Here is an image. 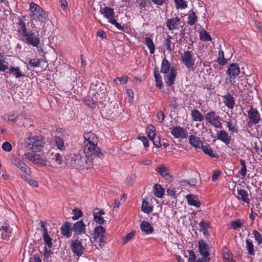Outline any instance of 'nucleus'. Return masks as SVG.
<instances>
[{"mask_svg": "<svg viewBox=\"0 0 262 262\" xmlns=\"http://www.w3.org/2000/svg\"><path fill=\"white\" fill-rule=\"evenodd\" d=\"M83 152L88 156H94L102 159L104 155L100 147L98 146V138L92 132H87L83 134Z\"/></svg>", "mask_w": 262, "mask_h": 262, "instance_id": "f257e3e1", "label": "nucleus"}, {"mask_svg": "<svg viewBox=\"0 0 262 262\" xmlns=\"http://www.w3.org/2000/svg\"><path fill=\"white\" fill-rule=\"evenodd\" d=\"M96 157L94 156H88L84 154L82 156L80 154L76 155L72 161V167L76 169H88L93 165V161Z\"/></svg>", "mask_w": 262, "mask_h": 262, "instance_id": "f03ea898", "label": "nucleus"}, {"mask_svg": "<svg viewBox=\"0 0 262 262\" xmlns=\"http://www.w3.org/2000/svg\"><path fill=\"white\" fill-rule=\"evenodd\" d=\"M45 145L43 138L41 136H34L25 139L24 145L33 152H40L43 150Z\"/></svg>", "mask_w": 262, "mask_h": 262, "instance_id": "7ed1b4c3", "label": "nucleus"}, {"mask_svg": "<svg viewBox=\"0 0 262 262\" xmlns=\"http://www.w3.org/2000/svg\"><path fill=\"white\" fill-rule=\"evenodd\" d=\"M29 11L31 20H35L42 23L48 17L46 11L33 2L30 4Z\"/></svg>", "mask_w": 262, "mask_h": 262, "instance_id": "20e7f679", "label": "nucleus"}, {"mask_svg": "<svg viewBox=\"0 0 262 262\" xmlns=\"http://www.w3.org/2000/svg\"><path fill=\"white\" fill-rule=\"evenodd\" d=\"M106 92L105 89L101 90L94 94V98L86 99L85 104L92 108H95L99 104H102L103 100L106 99Z\"/></svg>", "mask_w": 262, "mask_h": 262, "instance_id": "39448f33", "label": "nucleus"}, {"mask_svg": "<svg viewBox=\"0 0 262 262\" xmlns=\"http://www.w3.org/2000/svg\"><path fill=\"white\" fill-rule=\"evenodd\" d=\"M23 159L31 162L32 164L42 166L47 165V160L43 156L39 154L28 152L23 156Z\"/></svg>", "mask_w": 262, "mask_h": 262, "instance_id": "423d86ee", "label": "nucleus"}, {"mask_svg": "<svg viewBox=\"0 0 262 262\" xmlns=\"http://www.w3.org/2000/svg\"><path fill=\"white\" fill-rule=\"evenodd\" d=\"M12 163L22 172L21 177L22 179H26L31 174V169L19 157L13 156L11 158Z\"/></svg>", "mask_w": 262, "mask_h": 262, "instance_id": "0eeeda50", "label": "nucleus"}, {"mask_svg": "<svg viewBox=\"0 0 262 262\" xmlns=\"http://www.w3.org/2000/svg\"><path fill=\"white\" fill-rule=\"evenodd\" d=\"M205 120L209 124L216 128H222V118L214 111H210L205 114Z\"/></svg>", "mask_w": 262, "mask_h": 262, "instance_id": "6e6552de", "label": "nucleus"}, {"mask_svg": "<svg viewBox=\"0 0 262 262\" xmlns=\"http://www.w3.org/2000/svg\"><path fill=\"white\" fill-rule=\"evenodd\" d=\"M227 74L229 77V81L232 84H234L235 79L240 73V68L236 63H230L227 70Z\"/></svg>", "mask_w": 262, "mask_h": 262, "instance_id": "1a4fd4ad", "label": "nucleus"}, {"mask_svg": "<svg viewBox=\"0 0 262 262\" xmlns=\"http://www.w3.org/2000/svg\"><path fill=\"white\" fill-rule=\"evenodd\" d=\"M181 60L184 65L188 69L192 68L195 61L194 54L189 51H184L181 56Z\"/></svg>", "mask_w": 262, "mask_h": 262, "instance_id": "9d476101", "label": "nucleus"}, {"mask_svg": "<svg viewBox=\"0 0 262 262\" xmlns=\"http://www.w3.org/2000/svg\"><path fill=\"white\" fill-rule=\"evenodd\" d=\"M198 249L200 255L205 258V260L209 261V245L204 240L200 239L198 242Z\"/></svg>", "mask_w": 262, "mask_h": 262, "instance_id": "9b49d317", "label": "nucleus"}, {"mask_svg": "<svg viewBox=\"0 0 262 262\" xmlns=\"http://www.w3.org/2000/svg\"><path fill=\"white\" fill-rule=\"evenodd\" d=\"M71 249L73 253L79 257L83 254L85 250L84 246L78 238L71 241Z\"/></svg>", "mask_w": 262, "mask_h": 262, "instance_id": "f8f14e48", "label": "nucleus"}, {"mask_svg": "<svg viewBox=\"0 0 262 262\" xmlns=\"http://www.w3.org/2000/svg\"><path fill=\"white\" fill-rule=\"evenodd\" d=\"M23 36L25 37L27 44L34 47H38L40 43L39 38L34 32H27Z\"/></svg>", "mask_w": 262, "mask_h": 262, "instance_id": "ddd939ff", "label": "nucleus"}, {"mask_svg": "<svg viewBox=\"0 0 262 262\" xmlns=\"http://www.w3.org/2000/svg\"><path fill=\"white\" fill-rule=\"evenodd\" d=\"M177 74V70L173 67H171L170 73L164 74V79L168 86L172 85Z\"/></svg>", "mask_w": 262, "mask_h": 262, "instance_id": "4468645a", "label": "nucleus"}, {"mask_svg": "<svg viewBox=\"0 0 262 262\" xmlns=\"http://www.w3.org/2000/svg\"><path fill=\"white\" fill-rule=\"evenodd\" d=\"M99 12L102 14L105 18L107 19L108 22L115 18V12L113 8L108 6L104 7H100Z\"/></svg>", "mask_w": 262, "mask_h": 262, "instance_id": "2eb2a0df", "label": "nucleus"}, {"mask_svg": "<svg viewBox=\"0 0 262 262\" xmlns=\"http://www.w3.org/2000/svg\"><path fill=\"white\" fill-rule=\"evenodd\" d=\"M73 231L77 235H81L86 232V226L83 220H80L75 222L72 226Z\"/></svg>", "mask_w": 262, "mask_h": 262, "instance_id": "dca6fc26", "label": "nucleus"}, {"mask_svg": "<svg viewBox=\"0 0 262 262\" xmlns=\"http://www.w3.org/2000/svg\"><path fill=\"white\" fill-rule=\"evenodd\" d=\"M248 116L249 119L251 120L255 124L258 123L261 120L260 114L253 106H251L248 111Z\"/></svg>", "mask_w": 262, "mask_h": 262, "instance_id": "f3484780", "label": "nucleus"}, {"mask_svg": "<svg viewBox=\"0 0 262 262\" xmlns=\"http://www.w3.org/2000/svg\"><path fill=\"white\" fill-rule=\"evenodd\" d=\"M236 198L239 201L249 205L250 204V199L247 191L242 188H237V194L235 195Z\"/></svg>", "mask_w": 262, "mask_h": 262, "instance_id": "a211bd4d", "label": "nucleus"}, {"mask_svg": "<svg viewBox=\"0 0 262 262\" xmlns=\"http://www.w3.org/2000/svg\"><path fill=\"white\" fill-rule=\"evenodd\" d=\"M72 231V227H71V223L69 222H66L60 228L61 234L68 238L71 237Z\"/></svg>", "mask_w": 262, "mask_h": 262, "instance_id": "6ab92c4d", "label": "nucleus"}, {"mask_svg": "<svg viewBox=\"0 0 262 262\" xmlns=\"http://www.w3.org/2000/svg\"><path fill=\"white\" fill-rule=\"evenodd\" d=\"M181 18L178 17H175L171 18H168L166 20V26L169 31H172L175 29H178L179 26L180 24Z\"/></svg>", "mask_w": 262, "mask_h": 262, "instance_id": "aec40b11", "label": "nucleus"}, {"mask_svg": "<svg viewBox=\"0 0 262 262\" xmlns=\"http://www.w3.org/2000/svg\"><path fill=\"white\" fill-rule=\"evenodd\" d=\"M216 136L217 139L222 141L227 145L231 142V137L224 130L217 131Z\"/></svg>", "mask_w": 262, "mask_h": 262, "instance_id": "412c9836", "label": "nucleus"}, {"mask_svg": "<svg viewBox=\"0 0 262 262\" xmlns=\"http://www.w3.org/2000/svg\"><path fill=\"white\" fill-rule=\"evenodd\" d=\"M171 134L175 138H185L187 135L186 131L181 126L173 127Z\"/></svg>", "mask_w": 262, "mask_h": 262, "instance_id": "4be33fe9", "label": "nucleus"}, {"mask_svg": "<svg viewBox=\"0 0 262 262\" xmlns=\"http://www.w3.org/2000/svg\"><path fill=\"white\" fill-rule=\"evenodd\" d=\"M104 214L105 212L102 209H99V208L94 209L93 210V215L95 221L99 224H102L104 220L102 215Z\"/></svg>", "mask_w": 262, "mask_h": 262, "instance_id": "5701e85b", "label": "nucleus"}, {"mask_svg": "<svg viewBox=\"0 0 262 262\" xmlns=\"http://www.w3.org/2000/svg\"><path fill=\"white\" fill-rule=\"evenodd\" d=\"M224 103L229 109H233L235 105L234 98L230 94L223 96Z\"/></svg>", "mask_w": 262, "mask_h": 262, "instance_id": "b1692460", "label": "nucleus"}, {"mask_svg": "<svg viewBox=\"0 0 262 262\" xmlns=\"http://www.w3.org/2000/svg\"><path fill=\"white\" fill-rule=\"evenodd\" d=\"M189 143L196 149H200L202 147V142L201 138L194 135H190L188 137Z\"/></svg>", "mask_w": 262, "mask_h": 262, "instance_id": "393cba45", "label": "nucleus"}, {"mask_svg": "<svg viewBox=\"0 0 262 262\" xmlns=\"http://www.w3.org/2000/svg\"><path fill=\"white\" fill-rule=\"evenodd\" d=\"M190 115L193 121L201 122L205 119V115H203L199 110L193 109L191 111Z\"/></svg>", "mask_w": 262, "mask_h": 262, "instance_id": "a878e982", "label": "nucleus"}, {"mask_svg": "<svg viewBox=\"0 0 262 262\" xmlns=\"http://www.w3.org/2000/svg\"><path fill=\"white\" fill-rule=\"evenodd\" d=\"M188 204L189 205L199 208L201 206V203L197 197L191 194H188L186 196Z\"/></svg>", "mask_w": 262, "mask_h": 262, "instance_id": "bb28decb", "label": "nucleus"}, {"mask_svg": "<svg viewBox=\"0 0 262 262\" xmlns=\"http://www.w3.org/2000/svg\"><path fill=\"white\" fill-rule=\"evenodd\" d=\"M49 159L53 162L55 166L60 165L62 161V156L58 152H52L49 157Z\"/></svg>", "mask_w": 262, "mask_h": 262, "instance_id": "cd10ccee", "label": "nucleus"}, {"mask_svg": "<svg viewBox=\"0 0 262 262\" xmlns=\"http://www.w3.org/2000/svg\"><path fill=\"white\" fill-rule=\"evenodd\" d=\"M16 25L18 32L22 36L28 32L26 23L22 18L19 17Z\"/></svg>", "mask_w": 262, "mask_h": 262, "instance_id": "c85d7f7f", "label": "nucleus"}, {"mask_svg": "<svg viewBox=\"0 0 262 262\" xmlns=\"http://www.w3.org/2000/svg\"><path fill=\"white\" fill-rule=\"evenodd\" d=\"M2 238L8 239L12 235V232L9 226H3L0 228Z\"/></svg>", "mask_w": 262, "mask_h": 262, "instance_id": "c756f323", "label": "nucleus"}, {"mask_svg": "<svg viewBox=\"0 0 262 262\" xmlns=\"http://www.w3.org/2000/svg\"><path fill=\"white\" fill-rule=\"evenodd\" d=\"M154 77L156 81V86L159 89H161L163 87V82L162 77L159 73V69L157 67H155L154 69Z\"/></svg>", "mask_w": 262, "mask_h": 262, "instance_id": "7c9ffc66", "label": "nucleus"}, {"mask_svg": "<svg viewBox=\"0 0 262 262\" xmlns=\"http://www.w3.org/2000/svg\"><path fill=\"white\" fill-rule=\"evenodd\" d=\"M140 229L142 232L147 234L151 233L154 231V229L150 224L145 221H143L141 223Z\"/></svg>", "mask_w": 262, "mask_h": 262, "instance_id": "2f4dec72", "label": "nucleus"}, {"mask_svg": "<svg viewBox=\"0 0 262 262\" xmlns=\"http://www.w3.org/2000/svg\"><path fill=\"white\" fill-rule=\"evenodd\" d=\"M105 230L102 226H99L94 229V240L95 242H97V239H99V238L101 236H104Z\"/></svg>", "mask_w": 262, "mask_h": 262, "instance_id": "473e14b6", "label": "nucleus"}, {"mask_svg": "<svg viewBox=\"0 0 262 262\" xmlns=\"http://www.w3.org/2000/svg\"><path fill=\"white\" fill-rule=\"evenodd\" d=\"M199 226L200 228V231L202 232L203 235L205 237L209 236L210 234L208 231V229L210 228V223L208 222H205L202 220L199 224Z\"/></svg>", "mask_w": 262, "mask_h": 262, "instance_id": "72a5a7b5", "label": "nucleus"}, {"mask_svg": "<svg viewBox=\"0 0 262 262\" xmlns=\"http://www.w3.org/2000/svg\"><path fill=\"white\" fill-rule=\"evenodd\" d=\"M236 124L235 120L230 119L227 122V127L231 133H238V128Z\"/></svg>", "mask_w": 262, "mask_h": 262, "instance_id": "f704fd0d", "label": "nucleus"}, {"mask_svg": "<svg viewBox=\"0 0 262 262\" xmlns=\"http://www.w3.org/2000/svg\"><path fill=\"white\" fill-rule=\"evenodd\" d=\"M54 140L57 148L60 151H63L65 149L64 141L63 139L59 137L55 136L54 137Z\"/></svg>", "mask_w": 262, "mask_h": 262, "instance_id": "c9c22d12", "label": "nucleus"}, {"mask_svg": "<svg viewBox=\"0 0 262 262\" xmlns=\"http://www.w3.org/2000/svg\"><path fill=\"white\" fill-rule=\"evenodd\" d=\"M170 64L168 60L165 57L162 60L160 72L164 74H166L170 71Z\"/></svg>", "mask_w": 262, "mask_h": 262, "instance_id": "e433bc0d", "label": "nucleus"}, {"mask_svg": "<svg viewBox=\"0 0 262 262\" xmlns=\"http://www.w3.org/2000/svg\"><path fill=\"white\" fill-rule=\"evenodd\" d=\"M216 61L222 66H225L228 63V59L225 58L224 52L222 49H220L219 51Z\"/></svg>", "mask_w": 262, "mask_h": 262, "instance_id": "4c0bfd02", "label": "nucleus"}, {"mask_svg": "<svg viewBox=\"0 0 262 262\" xmlns=\"http://www.w3.org/2000/svg\"><path fill=\"white\" fill-rule=\"evenodd\" d=\"M154 194L159 198H162L164 194V190L161 185L156 184L154 186Z\"/></svg>", "mask_w": 262, "mask_h": 262, "instance_id": "58836bf2", "label": "nucleus"}, {"mask_svg": "<svg viewBox=\"0 0 262 262\" xmlns=\"http://www.w3.org/2000/svg\"><path fill=\"white\" fill-rule=\"evenodd\" d=\"M201 148L202 151L206 155L211 158H217V155L210 148L209 145H202Z\"/></svg>", "mask_w": 262, "mask_h": 262, "instance_id": "ea45409f", "label": "nucleus"}, {"mask_svg": "<svg viewBox=\"0 0 262 262\" xmlns=\"http://www.w3.org/2000/svg\"><path fill=\"white\" fill-rule=\"evenodd\" d=\"M8 69H9V71L11 72L12 75L16 78H19L24 76L23 72L21 71L18 67H14L10 66Z\"/></svg>", "mask_w": 262, "mask_h": 262, "instance_id": "a19ab883", "label": "nucleus"}, {"mask_svg": "<svg viewBox=\"0 0 262 262\" xmlns=\"http://www.w3.org/2000/svg\"><path fill=\"white\" fill-rule=\"evenodd\" d=\"M145 43L148 47L150 53L151 54H154L155 50V45L152 40L150 37H146L145 38Z\"/></svg>", "mask_w": 262, "mask_h": 262, "instance_id": "79ce46f5", "label": "nucleus"}, {"mask_svg": "<svg viewBox=\"0 0 262 262\" xmlns=\"http://www.w3.org/2000/svg\"><path fill=\"white\" fill-rule=\"evenodd\" d=\"M141 210L145 213L149 214L153 210V207L149 204V203L144 200L142 202Z\"/></svg>", "mask_w": 262, "mask_h": 262, "instance_id": "37998d69", "label": "nucleus"}, {"mask_svg": "<svg viewBox=\"0 0 262 262\" xmlns=\"http://www.w3.org/2000/svg\"><path fill=\"white\" fill-rule=\"evenodd\" d=\"M246 247L250 255H254V245L253 242L250 239H247L246 240Z\"/></svg>", "mask_w": 262, "mask_h": 262, "instance_id": "c03bdc74", "label": "nucleus"}, {"mask_svg": "<svg viewBox=\"0 0 262 262\" xmlns=\"http://www.w3.org/2000/svg\"><path fill=\"white\" fill-rule=\"evenodd\" d=\"M171 38L172 37L169 35H168L166 38L165 39L164 42V45L166 47L167 50L169 52L173 51L174 48V45L171 46Z\"/></svg>", "mask_w": 262, "mask_h": 262, "instance_id": "a18cd8bd", "label": "nucleus"}, {"mask_svg": "<svg viewBox=\"0 0 262 262\" xmlns=\"http://www.w3.org/2000/svg\"><path fill=\"white\" fill-rule=\"evenodd\" d=\"M200 39L204 41H211L212 38L209 33L204 29L202 30L200 32Z\"/></svg>", "mask_w": 262, "mask_h": 262, "instance_id": "49530a36", "label": "nucleus"}, {"mask_svg": "<svg viewBox=\"0 0 262 262\" xmlns=\"http://www.w3.org/2000/svg\"><path fill=\"white\" fill-rule=\"evenodd\" d=\"M156 128L155 127L151 125H148L146 128V132L147 135L149 139H151V137H154L155 135H156Z\"/></svg>", "mask_w": 262, "mask_h": 262, "instance_id": "de8ad7c7", "label": "nucleus"}, {"mask_svg": "<svg viewBox=\"0 0 262 262\" xmlns=\"http://www.w3.org/2000/svg\"><path fill=\"white\" fill-rule=\"evenodd\" d=\"M239 161L241 165V168L238 173L240 174L243 177H245L247 173V167L245 161L242 159H240Z\"/></svg>", "mask_w": 262, "mask_h": 262, "instance_id": "09e8293b", "label": "nucleus"}, {"mask_svg": "<svg viewBox=\"0 0 262 262\" xmlns=\"http://www.w3.org/2000/svg\"><path fill=\"white\" fill-rule=\"evenodd\" d=\"M156 171L159 172L161 176L165 177H170L169 170L166 167H158L156 169Z\"/></svg>", "mask_w": 262, "mask_h": 262, "instance_id": "8fccbe9b", "label": "nucleus"}, {"mask_svg": "<svg viewBox=\"0 0 262 262\" xmlns=\"http://www.w3.org/2000/svg\"><path fill=\"white\" fill-rule=\"evenodd\" d=\"M43 240L46 246L50 248L52 247V239L50 237L48 233H42Z\"/></svg>", "mask_w": 262, "mask_h": 262, "instance_id": "3c124183", "label": "nucleus"}, {"mask_svg": "<svg viewBox=\"0 0 262 262\" xmlns=\"http://www.w3.org/2000/svg\"><path fill=\"white\" fill-rule=\"evenodd\" d=\"M252 233L254 236V239L256 242L257 245H260L262 244L261 234L259 233V232H258L256 230H254L252 232Z\"/></svg>", "mask_w": 262, "mask_h": 262, "instance_id": "603ef678", "label": "nucleus"}, {"mask_svg": "<svg viewBox=\"0 0 262 262\" xmlns=\"http://www.w3.org/2000/svg\"><path fill=\"white\" fill-rule=\"evenodd\" d=\"M177 9H185L187 7V3L185 0H174Z\"/></svg>", "mask_w": 262, "mask_h": 262, "instance_id": "864d4df0", "label": "nucleus"}, {"mask_svg": "<svg viewBox=\"0 0 262 262\" xmlns=\"http://www.w3.org/2000/svg\"><path fill=\"white\" fill-rule=\"evenodd\" d=\"M197 21V16L195 15V13L193 11L191 14H189L187 23L190 26L194 25Z\"/></svg>", "mask_w": 262, "mask_h": 262, "instance_id": "5fc2aeb1", "label": "nucleus"}, {"mask_svg": "<svg viewBox=\"0 0 262 262\" xmlns=\"http://www.w3.org/2000/svg\"><path fill=\"white\" fill-rule=\"evenodd\" d=\"M73 216L72 217V219L74 221L79 219L83 215L82 211L77 208L73 209Z\"/></svg>", "mask_w": 262, "mask_h": 262, "instance_id": "6e6d98bb", "label": "nucleus"}, {"mask_svg": "<svg viewBox=\"0 0 262 262\" xmlns=\"http://www.w3.org/2000/svg\"><path fill=\"white\" fill-rule=\"evenodd\" d=\"M128 80V77L126 75H124L121 77H116L114 81L117 84H119V83L117 82V81H119L120 82V84H125L127 82Z\"/></svg>", "mask_w": 262, "mask_h": 262, "instance_id": "4d7b16f0", "label": "nucleus"}, {"mask_svg": "<svg viewBox=\"0 0 262 262\" xmlns=\"http://www.w3.org/2000/svg\"><path fill=\"white\" fill-rule=\"evenodd\" d=\"M42 61V59H38L37 60L35 59H31L29 60L28 63L33 68L39 67Z\"/></svg>", "mask_w": 262, "mask_h": 262, "instance_id": "13d9d810", "label": "nucleus"}, {"mask_svg": "<svg viewBox=\"0 0 262 262\" xmlns=\"http://www.w3.org/2000/svg\"><path fill=\"white\" fill-rule=\"evenodd\" d=\"M151 139H150L153 142V144L157 147H160L162 146V144L160 142V138L159 136H156V135L154 136V137H151Z\"/></svg>", "mask_w": 262, "mask_h": 262, "instance_id": "bf43d9fd", "label": "nucleus"}, {"mask_svg": "<svg viewBox=\"0 0 262 262\" xmlns=\"http://www.w3.org/2000/svg\"><path fill=\"white\" fill-rule=\"evenodd\" d=\"M243 225V223L240 220H237L235 221H233L231 223V226L233 229H236L238 228L241 227Z\"/></svg>", "mask_w": 262, "mask_h": 262, "instance_id": "052dcab7", "label": "nucleus"}, {"mask_svg": "<svg viewBox=\"0 0 262 262\" xmlns=\"http://www.w3.org/2000/svg\"><path fill=\"white\" fill-rule=\"evenodd\" d=\"M183 184V185H185L186 184L189 185L190 187H194L196 185V181L194 178H191L189 180H185L182 182Z\"/></svg>", "mask_w": 262, "mask_h": 262, "instance_id": "680f3d73", "label": "nucleus"}, {"mask_svg": "<svg viewBox=\"0 0 262 262\" xmlns=\"http://www.w3.org/2000/svg\"><path fill=\"white\" fill-rule=\"evenodd\" d=\"M186 39L187 37H185V29H181L180 30V33L179 34V43L181 45Z\"/></svg>", "mask_w": 262, "mask_h": 262, "instance_id": "e2e57ef3", "label": "nucleus"}, {"mask_svg": "<svg viewBox=\"0 0 262 262\" xmlns=\"http://www.w3.org/2000/svg\"><path fill=\"white\" fill-rule=\"evenodd\" d=\"M2 147L4 150L7 152L10 151L12 148L11 144L7 141H6L3 143Z\"/></svg>", "mask_w": 262, "mask_h": 262, "instance_id": "0e129e2a", "label": "nucleus"}, {"mask_svg": "<svg viewBox=\"0 0 262 262\" xmlns=\"http://www.w3.org/2000/svg\"><path fill=\"white\" fill-rule=\"evenodd\" d=\"M223 257L225 262H235L233 260L232 255L230 253L226 252L224 253Z\"/></svg>", "mask_w": 262, "mask_h": 262, "instance_id": "69168bd1", "label": "nucleus"}, {"mask_svg": "<svg viewBox=\"0 0 262 262\" xmlns=\"http://www.w3.org/2000/svg\"><path fill=\"white\" fill-rule=\"evenodd\" d=\"M136 3L138 4L141 8H145L148 3H150L148 0H137Z\"/></svg>", "mask_w": 262, "mask_h": 262, "instance_id": "338daca9", "label": "nucleus"}, {"mask_svg": "<svg viewBox=\"0 0 262 262\" xmlns=\"http://www.w3.org/2000/svg\"><path fill=\"white\" fill-rule=\"evenodd\" d=\"M189 254V258H188V262H195L196 256L194 252L192 250H188Z\"/></svg>", "mask_w": 262, "mask_h": 262, "instance_id": "774afa93", "label": "nucleus"}]
</instances>
